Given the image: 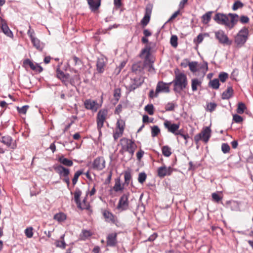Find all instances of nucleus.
<instances>
[{"label":"nucleus","instance_id":"1","mask_svg":"<svg viewBox=\"0 0 253 253\" xmlns=\"http://www.w3.org/2000/svg\"><path fill=\"white\" fill-rule=\"evenodd\" d=\"M238 17L237 14L229 13L228 15H226L217 13L215 15L213 19L218 24L224 25L231 29L237 23Z\"/></svg>","mask_w":253,"mask_h":253},{"label":"nucleus","instance_id":"2","mask_svg":"<svg viewBox=\"0 0 253 253\" xmlns=\"http://www.w3.org/2000/svg\"><path fill=\"white\" fill-rule=\"evenodd\" d=\"M175 78L169 84H173V90L177 93H180L188 85L187 78L186 75L183 73L175 72Z\"/></svg>","mask_w":253,"mask_h":253},{"label":"nucleus","instance_id":"3","mask_svg":"<svg viewBox=\"0 0 253 253\" xmlns=\"http://www.w3.org/2000/svg\"><path fill=\"white\" fill-rule=\"evenodd\" d=\"M120 145L121 147L120 152L122 154L128 152L131 156L133 155L137 147L136 145L133 141L125 137L121 139Z\"/></svg>","mask_w":253,"mask_h":253},{"label":"nucleus","instance_id":"4","mask_svg":"<svg viewBox=\"0 0 253 253\" xmlns=\"http://www.w3.org/2000/svg\"><path fill=\"white\" fill-rule=\"evenodd\" d=\"M211 135V129L208 126L204 127L202 131L194 136V140L196 143L200 140H203L207 143Z\"/></svg>","mask_w":253,"mask_h":253},{"label":"nucleus","instance_id":"5","mask_svg":"<svg viewBox=\"0 0 253 253\" xmlns=\"http://www.w3.org/2000/svg\"><path fill=\"white\" fill-rule=\"evenodd\" d=\"M249 35V30L247 28L242 29L235 37V42L239 46L243 45L246 42Z\"/></svg>","mask_w":253,"mask_h":253},{"label":"nucleus","instance_id":"6","mask_svg":"<svg viewBox=\"0 0 253 253\" xmlns=\"http://www.w3.org/2000/svg\"><path fill=\"white\" fill-rule=\"evenodd\" d=\"M108 111L106 109H102L99 111L97 116V128L100 131L103 127L104 123L106 119Z\"/></svg>","mask_w":253,"mask_h":253},{"label":"nucleus","instance_id":"7","mask_svg":"<svg viewBox=\"0 0 253 253\" xmlns=\"http://www.w3.org/2000/svg\"><path fill=\"white\" fill-rule=\"evenodd\" d=\"M215 38L221 43L227 45H230L232 43L228 38L227 36L222 30H219L215 32Z\"/></svg>","mask_w":253,"mask_h":253},{"label":"nucleus","instance_id":"8","mask_svg":"<svg viewBox=\"0 0 253 253\" xmlns=\"http://www.w3.org/2000/svg\"><path fill=\"white\" fill-rule=\"evenodd\" d=\"M128 196V193L124 194L121 196L117 206L118 209L124 211L128 209L129 206Z\"/></svg>","mask_w":253,"mask_h":253},{"label":"nucleus","instance_id":"9","mask_svg":"<svg viewBox=\"0 0 253 253\" xmlns=\"http://www.w3.org/2000/svg\"><path fill=\"white\" fill-rule=\"evenodd\" d=\"M164 126L168 131L174 134L176 132L180 127V124H173L170 121L166 120L164 123Z\"/></svg>","mask_w":253,"mask_h":253},{"label":"nucleus","instance_id":"10","mask_svg":"<svg viewBox=\"0 0 253 253\" xmlns=\"http://www.w3.org/2000/svg\"><path fill=\"white\" fill-rule=\"evenodd\" d=\"M188 65L189 67L190 70L193 73H195L199 70V69H203L205 72L208 71V64L205 63L201 66H199L198 62H188Z\"/></svg>","mask_w":253,"mask_h":253},{"label":"nucleus","instance_id":"11","mask_svg":"<svg viewBox=\"0 0 253 253\" xmlns=\"http://www.w3.org/2000/svg\"><path fill=\"white\" fill-rule=\"evenodd\" d=\"M93 168L100 170L105 167V161L103 157H97L93 161Z\"/></svg>","mask_w":253,"mask_h":253},{"label":"nucleus","instance_id":"12","mask_svg":"<svg viewBox=\"0 0 253 253\" xmlns=\"http://www.w3.org/2000/svg\"><path fill=\"white\" fill-rule=\"evenodd\" d=\"M158 175L160 177H164L167 175H170L173 169L170 167H167L166 166H162L158 169Z\"/></svg>","mask_w":253,"mask_h":253},{"label":"nucleus","instance_id":"13","mask_svg":"<svg viewBox=\"0 0 253 253\" xmlns=\"http://www.w3.org/2000/svg\"><path fill=\"white\" fill-rule=\"evenodd\" d=\"M53 169L60 176V177L68 176L70 174L69 169L63 167L62 165H56L53 167Z\"/></svg>","mask_w":253,"mask_h":253},{"label":"nucleus","instance_id":"14","mask_svg":"<svg viewBox=\"0 0 253 253\" xmlns=\"http://www.w3.org/2000/svg\"><path fill=\"white\" fill-rule=\"evenodd\" d=\"M84 105L86 109L90 110L93 112L97 111L99 107L98 104L96 101L91 99L85 100Z\"/></svg>","mask_w":253,"mask_h":253},{"label":"nucleus","instance_id":"15","mask_svg":"<svg viewBox=\"0 0 253 253\" xmlns=\"http://www.w3.org/2000/svg\"><path fill=\"white\" fill-rule=\"evenodd\" d=\"M57 77L61 80L66 85H68L69 81L71 84H74V82L70 80L69 75L68 74H65L62 71L58 69L57 70Z\"/></svg>","mask_w":253,"mask_h":253},{"label":"nucleus","instance_id":"16","mask_svg":"<svg viewBox=\"0 0 253 253\" xmlns=\"http://www.w3.org/2000/svg\"><path fill=\"white\" fill-rule=\"evenodd\" d=\"M144 79L142 77H138L131 80V83L128 86L129 90H133L143 83Z\"/></svg>","mask_w":253,"mask_h":253},{"label":"nucleus","instance_id":"17","mask_svg":"<svg viewBox=\"0 0 253 253\" xmlns=\"http://www.w3.org/2000/svg\"><path fill=\"white\" fill-rule=\"evenodd\" d=\"M23 63L25 65H28L32 70L36 72L41 73L43 70L42 68L39 64L33 63L29 59L25 60Z\"/></svg>","mask_w":253,"mask_h":253},{"label":"nucleus","instance_id":"18","mask_svg":"<svg viewBox=\"0 0 253 253\" xmlns=\"http://www.w3.org/2000/svg\"><path fill=\"white\" fill-rule=\"evenodd\" d=\"M169 83L166 84L163 82H158L156 88L157 89V93L162 92L169 93Z\"/></svg>","mask_w":253,"mask_h":253},{"label":"nucleus","instance_id":"19","mask_svg":"<svg viewBox=\"0 0 253 253\" xmlns=\"http://www.w3.org/2000/svg\"><path fill=\"white\" fill-rule=\"evenodd\" d=\"M1 142L8 147H10L12 149H15L16 147L15 143L13 142L11 137L8 135L2 137Z\"/></svg>","mask_w":253,"mask_h":253},{"label":"nucleus","instance_id":"20","mask_svg":"<svg viewBox=\"0 0 253 253\" xmlns=\"http://www.w3.org/2000/svg\"><path fill=\"white\" fill-rule=\"evenodd\" d=\"M227 207L233 211H240V203L235 201H228L226 202Z\"/></svg>","mask_w":253,"mask_h":253},{"label":"nucleus","instance_id":"21","mask_svg":"<svg viewBox=\"0 0 253 253\" xmlns=\"http://www.w3.org/2000/svg\"><path fill=\"white\" fill-rule=\"evenodd\" d=\"M116 233L109 234L107 237V245L108 246H115L117 244Z\"/></svg>","mask_w":253,"mask_h":253},{"label":"nucleus","instance_id":"22","mask_svg":"<svg viewBox=\"0 0 253 253\" xmlns=\"http://www.w3.org/2000/svg\"><path fill=\"white\" fill-rule=\"evenodd\" d=\"M87 197V194L86 195L85 197H84L82 201H80L78 204H77V207L82 210H88L90 206L89 203L86 201Z\"/></svg>","mask_w":253,"mask_h":253},{"label":"nucleus","instance_id":"23","mask_svg":"<svg viewBox=\"0 0 253 253\" xmlns=\"http://www.w3.org/2000/svg\"><path fill=\"white\" fill-rule=\"evenodd\" d=\"M1 28L3 32L8 37H12L13 34L8 28L7 24L3 20H1L0 22Z\"/></svg>","mask_w":253,"mask_h":253},{"label":"nucleus","instance_id":"24","mask_svg":"<svg viewBox=\"0 0 253 253\" xmlns=\"http://www.w3.org/2000/svg\"><path fill=\"white\" fill-rule=\"evenodd\" d=\"M103 215L107 222L112 223L115 222V216L109 211L107 210L103 211Z\"/></svg>","mask_w":253,"mask_h":253},{"label":"nucleus","instance_id":"25","mask_svg":"<svg viewBox=\"0 0 253 253\" xmlns=\"http://www.w3.org/2000/svg\"><path fill=\"white\" fill-rule=\"evenodd\" d=\"M124 189V185L121 184V179L120 178H116L115 179V183L113 187V190L116 192H123Z\"/></svg>","mask_w":253,"mask_h":253},{"label":"nucleus","instance_id":"26","mask_svg":"<svg viewBox=\"0 0 253 253\" xmlns=\"http://www.w3.org/2000/svg\"><path fill=\"white\" fill-rule=\"evenodd\" d=\"M86 0L87 1L88 5H89L90 8L93 11H95L96 10H97L100 5V2L98 0H96V1H94V0Z\"/></svg>","mask_w":253,"mask_h":253},{"label":"nucleus","instance_id":"27","mask_svg":"<svg viewBox=\"0 0 253 253\" xmlns=\"http://www.w3.org/2000/svg\"><path fill=\"white\" fill-rule=\"evenodd\" d=\"M35 48L39 51H42L44 47V44L40 42L37 38L31 40Z\"/></svg>","mask_w":253,"mask_h":253},{"label":"nucleus","instance_id":"28","mask_svg":"<svg viewBox=\"0 0 253 253\" xmlns=\"http://www.w3.org/2000/svg\"><path fill=\"white\" fill-rule=\"evenodd\" d=\"M97 70L99 73H102L104 71L105 66V62L103 58H98L97 62Z\"/></svg>","mask_w":253,"mask_h":253},{"label":"nucleus","instance_id":"29","mask_svg":"<svg viewBox=\"0 0 253 253\" xmlns=\"http://www.w3.org/2000/svg\"><path fill=\"white\" fill-rule=\"evenodd\" d=\"M58 161L61 164L66 167H72L73 165L72 161L65 158L64 156H61L59 158Z\"/></svg>","mask_w":253,"mask_h":253},{"label":"nucleus","instance_id":"30","mask_svg":"<svg viewBox=\"0 0 253 253\" xmlns=\"http://www.w3.org/2000/svg\"><path fill=\"white\" fill-rule=\"evenodd\" d=\"M66 215L62 212L55 214L53 217V219L58 222H61L65 221L66 219Z\"/></svg>","mask_w":253,"mask_h":253},{"label":"nucleus","instance_id":"31","mask_svg":"<svg viewBox=\"0 0 253 253\" xmlns=\"http://www.w3.org/2000/svg\"><path fill=\"white\" fill-rule=\"evenodd\" d=\"M233 93V90L231 87H228L227 89L222 93V98L227 99L231 97Z\"/></svg>","mask_w":253,"mask_h":253},{"label":"nucleus","instance_id":"32","mask_svg":"<svg viewBox=\"0 0 253 253\" xmlns=\"http://www.w3.org/2000/svg\"><path fill=\"white\" fill-rule=\"evenodd\" d=\"M212 11H208L202 17V21L204 24H208L211 20Z\"/></svg>","mask_w":253,"mask_h":253},{"label":"nucleus","instance_id":"33","mask_svg":"<svg viewBox=\"0 0 253 253\" xmlns=\"http://www.w3.org/2000/svg\"><path fill=\"white\" fill-rule=\"evenodd\" d=\"M209 36L208 33L200 34L197 37L196 39H194V42L198 45L202 42L205 37H208Z\"/></svg>","mask_w":253,"mask_h":253},{"label":"nucleus","instance_id":"34","mask_svg":"<svg viewBox=\"0 0 253 253\" xmlns=\"http://www.w3.org/2000/svg\"><path fill=\"white\" fill-rule=\"evenodd\" d=\"M82 191L79 188H76L74 193V200L75 201V203L76 204H78V203L81 201L80 200V197L82 195Z\"/></svg>","mask_w":253,"mask_h":253},{"label":"nucleus","instance_id":"35","mask_svg":"<svg viewBox=\"0 0 253 253\" xmlns=\"http://www.w3.org/2000/svg\"><path fill=\"white\" fill-rule=\"evenodd\" d=\"M201 84V82L198 80L197 79H194L192 80V89L193 91H196L197 90V87L198 86H200Z\"/></svg>","mask_w":253,"mask_h":253},{"label":"nucleus","instance_id":"36","mask_svg":"<svg viewBox=\"0 0 253 253\" xmlns=\"http://www.w3.org/2000/svg\"><path fill=\"white\" fill-rule=\"evenodd\" d=\"M163 154L166 157H169L171 154V149L168 146H164L162 148Z\"/></svg>","mask_w":253,"mask_h":253},{"label":"nucleus","instance_id":"37","mask_svg":"<svg viewBox=\"0 0 253 253\" xmlns=\"http://www.w3.org/2000/svg\"><path fill=\"white\" fill-rule=\"evenodd\" d=\"M125 126V121L122 119H119L116 124V128L124 131Z\"/></svg>","mask_w":253,"mask_h":253},{"label":"nucleus","instance_id":"38","mask_svg":"<svg viewBox=\"0 0 253 253\" xmlns=\"http://www.w3.org/2000/svg\"><path fill=\"white\" fill-rule=\"evenodd\" d=\"M246 106L245 104L243 102H239L238 104V107L237 109V112L238 114H243L244 111L246 109Z\"/></svg>","mask_w":253,"mask_h":253},{"label":"nucleus","instance_id":"39","mask_svg":"<svg viewBox=\"0 0 253 253\" xmlns=\"http://www.w3.org/2000/svg\"><path fill=\"white\" fill-rule=\"evenodd\" d=\"M83 173V170H78L75 172L74 175V177L72 179V183L73 185H75L77 183L79 177Z\"/></svg>","mask_w":253,"mask_h":253},{"label":"nucleus","instance_id":"40","mask_svg":"<svg viewBox=\"0 0 253 253\" xmlns=\"http://www.w3.org/2000/svg\"><path fill=\"white\" fill-rule=\"evenodd\" d=\"M124 133L123 130L116 128L113 133V137L115 140H117L119 137H121Z\"/></svg>","mask_w":253,"mask_h":253},{"label":"nucleus","instance_id":"41","mask_svg":"<svg viewBox=\"0 0 253 253\" xmlns=\"http://www.w3.org/2000/svg\"><path fill=\"white\" fill-rule=\"evenodd\" d=\"M210 85L214 89H217L219 86V83L218 79H214L210 82Z\"/></svg>","mask_w":253,"mask_h":253},{"label":"nucleus","instance_id":"42","mask_svg":"<svg viewBox=\"0 0 253 253\" xmlns=\"http://www.w3.org/2000/svg\"><path fill=\"white\" fill-rule=\"evenodd\" d=\"M160 132V129L157 126H154L151 128V134L152 137H155Z\"/></svg>","mask_w":253,"mask_h":253},{"label":"nucleus","instance_id":"43","mask_svg":"<svg viewBox=\"0 0 253 253\" xmlns=\"http://www.w3.org/2000/svg\"><path fill=\"white\" fill-rule=\"evenodd\" d=\"M154 106L152 104H148L145 107V110L150 115L154 114Z\"/></svg>","mask_w":253,"mask_h":253},{"label":"nucleus","instance_id":"44","mask_svg":"<svg viewBox=\"0 0 253 253\" xmlns=\"http://www.w3.org/2000/svg\"><path fill=\"white\" fill-rule=\"evenodd\" d=\"M177 40L178 38L176 35H172L171 37L170 42L173 47H176L177 46Z\"/></svg>","mask_w":253,"mask_h":253},{"label":"nucleus","instance_id":"45","mask_svg":"<svg viewBox=\"0 0 253 253\" xmlns=\"http://www.w3.org/2000/svg\"><path fill=\"white\" fill-rule=\"evenodd\" d=\"M28 108V105H25L22 107H17V110L19 113L25 115Z\"/></svg>","mask_w":253,"mask_h":253},{"label":"nucleus","instance_id":"46","mask_svg":"<svg viewBox=\"0 0 253 253\" xmlns=\"http://www.w3.org/2000/svg\"><path fill=\"white\" fill-rule=\"evenodd\" d=\"M147 175L144 172H141L138 175V180L139 183L142 184L146 180Z\"/></svg>","mask_w":253,"mask_h":253},{"label":"nucleus","instance_id":"47","mask_svg":"<svg viewBox=\"0 0 253 253\" xmlns=\"http://www.w3.org/2000/svg\"><path fill=\"white\" fill-rule=\"evenodd\" d=\"M221 150L223 153H228L230 152V147L227 143H223L221 145Z\"/></svg>","mask_w":253,"mask_h":253},{"label":"nucleus","instance_id":"48","mask_svg":"<svg viewBox=\"0 0 253 253\" xmlns=\"http://www.w3.org/2000/svg\"><path fill=\"white\" fill-rule=\"evenodd\" d=\"M33 229L32 227H29L25 229V234L27 238H31L33 237Z\"/></svg>","mask_w":253,"mask_h":253},{"label":"nucleus","instance_id":"49","mask_svg":"<svg viewBox=\"0 0 253 253\" xmlns=\"http://www.w3.org/2000/svg\"><path fill=\"white\" fill-rule=\"evenodd\" d=\"M124 177L125 182L128 185L131 178V175L130 172L128 171H125Z\"/></svg>","mask_w":253,"mask_h":253},{"label":"nucleus","instance_id":"50","mask_svg":"<svg viewBox=\"0 0 253 253\" xmlns=\"http://www.w3.org/2000/svg\"><path fill=\"white\" fill-rule=\"evenodd\" d=\"M211 197L212 200L216 203H218L222 199V197L216 193H212Z\"/></svg>","mask_w":253,"mask_h":253},{"label":"nucleus","instance_id":"51","mask_svg":"<svg viewBox=\"0 0 253 253\" xmlns=\"http://www.w3.org/2000/svg\"><path fill=\"white\" fill-rule=\"evenodd\" d=\"M243 3L240 1H237L234 2L232 9L233 10H236L238 8H242L243 6Z\"/></svg>","mask_w":253,"mask_h":253},{"label":"nucleus","instance_id":"52","mask_svg":"<svg viewBox=\"0 0 253 253\" xmlns=\"http://www.w3.org/2000/svg\"><path fill=\"white\" fill-rule=\"evenodd\" d=\"M55 245L57 247L64 249L66 248V244L64 240H58L55 242Z\"/></svg>","mask_w":253,"mask_h":253},{"label":"nucleus","instance_id":"53","mask_svg":"<svg viewBox=\"0 0 253 253\" xmlns=\"http://www.w3.org/2000/svg\"><path fill=\"white\" fill-rule=\"evenodd\" d=\"M150 17L144 15V17L141 21V24L143 26H146L150 21Z\"/></svg>","mask_w":253,"mask_h":253},{"label":"nucleus","instance_id":"54","mask_svg":"<svg viewBox=\"0 0 253 253\" xmlns=\"http://www.w3.org/2000/svg\"><path fill=\"white\" fill-rule=\"evenodd\" d=\"M71 62L74 66L79 65L81 63V61L76 56H74L71 59Z\"/></svg>","mask_w":253,"mask_h":253},{"label":"nucleus","instance_id":"55","mask_svg":"<svg viewBox=\"0 0 253 253\" xmlns=\"http://www.w3.org/2000/svg\"><path fill=\"white\" fill-rule=\"evenodd\" d=\"M233 120L237 123H241L243 119V118L237 114L234 115L233 116Z\"/></svg>","mask_w":253,"mask_h":253},{"label":"nucleus","instance_id":"56","mask_svg":"<svg viewBox=\"0 0 253 253\" xmlns=\"http://www.w3.org/2000/svg\"><path fill=\"white\" fill-rule=\"evenodd\" d=\"M228 74L226 73H221L219 75V78L221 82H224L228 78Z\"/></svg>","mask_w":253,"mask_h":253},{"label":"nucleus","instance_id":"57","mask_svg":"<svg viewBox=\"0 0 253 253\" xmlns=\"http://www.w3.org/2000/svg\"><path fill=\"white\" fill-rule=\"evenodd\" d=\"M91 235V233L90 231L87 230H83L82 231V238L83 240L85 239L87 237L90 236Z\"/></svg>","mask_w":253,"mask_h":253},{"label":"nucleus","instance_id":"58","mask_svg":"<svg viewBox=\"0 0 253 253\" xmlns=\"http://www.w3.org/2000/svg\"><path fill=\"white\" fill-rule=\"evenodd\" d=\"M152 7L151 5H147L146 9H145V15L150 17L151 13H152Z\"/></svg>","mask_w":253,"mask_h":253},{"label":"nucleus","instance_id":"59","mask_svg":"<svg viewBox=\"0 0 253 253\" xmlns=\"http://www.w3.org/2000/svg\"><path fill=\"white\" fill-rule=\"evenodd\" d=\"M216 104L214 103H210L207 105V109L210 111H213L216 108Z\"/></svg>","mask_w":253,"mask_h":253},{"label":"nucleus","instance_id":"60","mask_svg":"<svg viewBox=\"0 0 253 253\" xmlns=\"http://www.w3.org/2000/svg\"><path fill=\"white\" fill-rule=\"evenodd\" d=\"M240 21L243 24L248 23L249 22V18L247 16L242 15L240 18Z\"/></svg>","mask_w":253,"mask_h":253},{"label":"nucleus","instance_id":"61","mask_svg":"<svg viewBox=\"0 0 253 253\" xmlns=\"http://www.w3.org/2000/svg\"><path fill=\"white\" fill-rule=\"evenodd\" d=\"M28 35L30 37L31 40H33L36 37H35V32L33 30L31 29V27L30 26H29V29L27 32Z\"/></svg>","mask_w":253,"mask_h":253},{"label":"nucleus","instance_id":"62","mask_svg":"<svg viewBox=\"0 0 253 253\" xmlns=\"http://www.w3.org/2000/svg\"><path fill=\"white\" fill-rule=\"evenodd\" d=\"M121 96V91L119 89L114 90V96L117 101H118Z\"/></svg>","mask_w":253,"mask_h":253},{"label":"nucleus","instance_id":"63","mask_svg":"<svg viewBox=\"0 0 253 253\" xmlns=\"http://www.w3.org/2000/svg\"><path fill=\"white\" fill-rule=\"evenodd\" d=\"M174 105L172 103H168L166 106V111H172L174 110Z\"/></svg>","mask_w":253,"mask_h":253},{"label":"nucleus","instance_id":"64","mask_svg":"<svg viewBox=\"0 0 253 253\" xmlns=\"http://www.w3.org/2000/svg\"><path fill=\"white\" fill-rule=\"evenodd\" d=\"M159 93H157V89H156L155 92L153 90H151L149 92V97L150 98L157 97L158 96Z\"/></svg>","mask_w":253,"mask_h":253}]
</instances>
